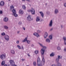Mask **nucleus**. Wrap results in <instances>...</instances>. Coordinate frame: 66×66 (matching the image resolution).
<instances>
[{
  "label": "nucleus",
  "instance_id": "obj_1",
  "mask_svg": "<svg viewBox=\"0 0 66 66\" xmlns=\"http://www.w3.org/2000/svg\"><path fill=\"white\" fill-rule=\"evenodd\" d=\"M42 55L43 56L42 62V65H44L45 64V59L44 58V53H45V52L46 51V50L47 49V47L42 45Z\"/></svg>",
  "mask_w": 66,
  "mask_h": 66
},
{
  "label": "nucleus",
  "instance_id": "obj_2",
  "mask_svg": "<svg viewBox=\"0 0 66 66\" xmlns=\"http://www.w3.org/2000/svg\"><path fill=\"white\" fill-rule=\"evenodd\" d=\"M12 12L13 13L12 15H13V16H14L16 17L18 16L17 14H16V9H13L12 10Z\"/></svg>",
  "mask_w": 66,
  "mask_h": 66
},
{
  "label": "nucleus",
  "instance_id": "obj_3",
  "mask_svg": "<svg viewBox=\"0 0 66 66\" xmlns=\"http://www.w3.org/2000/svg\"><path fill=\"white\" fill-rule=\"evenodd\" d=\"M37 62L38 66H42V63L40 62V60L39 57L37 59Z\"/></svg>",
  "mask_w": 66,
  "mask_h": 66
},
{
  "label": "nucleus",
  "instance_id": "obj_4",
  "mask_svg": "<svg viewBox=\"0 0 66 66\" xmlns=\"http://www.w3.org/2000/svg\"><path fill=\"white\" fill-rule=\"evenodd\" d=\"M28 12H31V14L33 15L35 14V10L33 8H31V10H27Z\"/></svg>",
  "mask_w": 66,
  "mask_h": 66
},
{
  "label": "nucleus",
  "instance_id": "obj_5",
  "mask_svg": "<svg viewBox=\"0 0 66 66\" xmlns=\"http://www.w3.org/2000/svg\"><path fill=\"white\" fill-rule=\"evenodd\" d=\"M26 41L28 44H30L31 41L29 40H27V37L26 38L24 39V40H23L22 41V42H25Z\"/></svg>",
  "mask_w": 66,
  "mask_h": 66
},
{
  "label": "nucleus",
  "instance_id": "obj_6",
  "mask_svg": "<svg viewBox=\"0 0 66 66\" xmlns=\"http://www.w3.org/2000/svg\"><path fill=\"white\" fill-rule=\"evenodd\" d=\"M10 65H12V66H17V65H16L15 64H15V62L13 60H10Z\"/></svg>",
  "mask_w": 66,
  "mask_h": 66
},
{
  "label": "nucleus",
  "instance_id": "obj_7",
  "mask_svg": "<svg viewBox=\"0 0 66 66\" xmlns=\"http://www.w3.org/2000/svg\"><path fill=\"white\" fill-rule=\"evenodd\" d=\"M59 60H60L59 58H57L56 60V62H57V66H62V65H61V63H60L59 62Z\"/></svg>",
  "mask_w": 66,
  "mask_h": 66
},
{
  "label": "nucleus",
  "instance_id": "obj_8",
  "mask_svg": "<svg viewBox=\"0 0 66 66\" xmlns=\"http://www.w3.org/2000/svg\"><path fill=\"white\" fill-rule=\"evenodd\" d=\"M6 41H9V36L7 35H5L4 37Z\"/></svg>",
  "mask_w": 66,
  "mask_h": 66
},
{
  "label": "nucleus",
  "instance_id": "obj_9",
  "mask_svg": "<svg viewBox=\"0 0 66 66\" xmlns=\"http://www.w3.org/2000/svg\"><path fill=\"white\" fill-rule=\"evenodd\" d=\"M53 24V21L52 20H51L49 23V26L50 27H52V25Z\"/></svg>",
  "mask_w": 66,
  "mask_h": 66
},
{
  "label": "nucleus",
  "instance_id": "obj_10",
  "mask_svg": "<svg viewBox=\"0 0 66 66\" xmlns=\"http://www.w3.org/2000/svg\"><path fill=\"white\" fill-rule=\"evenodd\" d=\"M1 58L2 60H3L5 58V55L4 54H2L1 55L0 58Z\"/></svg>",
  "mask_w": 66,
  "mask_h": 66
},
{
  "label": "nucleus",
  "instance_id": "obj_11",
  "mask_svg": "<svg viewBox=\"0 0 66 66\" xmlns=\"http://www.w3.org/2000/svg\"><path fill=\"white\" fill-rule=\"evenodd\" d=\"M59 9H56L54 11V13L55 14H57L58 13H59Z\"/></svg>",
  "mask_w": 66,
  "mask_h": 66
},
{
  "label": "nucleus",
  "instance_id": "obj_12",
  "mask_svg": "<svg viewBox=\"0 0 66 66\" xmlns=\"http://www.w3.org/2000/svg\"><path fill=\"white\" fill-rule=\"evenodd\" d=\"M34 35L35 36H36L37 37H38L40 36V35H39L36 32H35L34 33Z\"/></svg>",
  "mask_w": 66,
  "mask_h": 66
},
{
  "label": "nucleus",
  "instance_id": "obj_13",
  "mask_svg": "<svg viewBox=\"0 0 66 66\" xmlns=\"http://www.w3.org/2000/svg\"><path fill=\"white\" fill-rule=\"evenodd\" d=\"M48 33H47V32H45L44 35V37L45 38H47V37H48Z\"/></svg>",
  "mask_w": 66,
  "mask_h": 66
},
{
  "label": "nucleus",
  "instance_id": "obj_14",
  "mask_svg": "<svg viewBox=\"0 0 66 66\" xmlns=\"http://www.w3.org/2000/svg\"><path fill=\"white\" fill-rule=\"evenodd\" d=\"M3 20L4 21V22H7V21L9 20V19H8V18H7L5 17L4 19Z\"/></svg>",
  "mask_w": 66,
  "mask_h": 66
},
{
  "label": "nucleus",
  "instance_id": "obj_15",
  "mask_svg": "<svg viewBox=\"0 0 66 66\" xmlns=\"http://www.w3.org/2000/svg\"><path fill=\"white\" fill-rule=\"evenodd\" d=\"M45 41L47 43H50L51 42L50 39L48 38H46Z\"/></svg>",
  "mask_w": 66,
  "mask_h": 66
},
{
  "label": "nucleus",
  "instance_id": "obj_16",
  "mask_svg": "<svg viewBox=\"0 0 66 66\" xmlns=\"http://www.w3.org/2000/svg\"><path fill=\"white\" fill-rule=\"evenodd\" d=\"M4 5V2L3 1H1L0 3V5L2 6Z\"/></svg>",
  "mask_w": 66,
  "mask_h": 66
},
{
  "label": "nucleus",
  "instance_id": "obj_17",
  "mask_svg": "<svg viewBox=\"0 0 66 66\" xmlns=\"http://www.w3.org/2000/svg\"><path fill=\"white\" fill-rule=\"evenodd\" d=\"M27 19L28 21H30L32 20V18H31V16L30 15H29L27 17Z\"/></svg>",
  "mask_w": 66,
  "mask_h": 66
},
{
  "label": "nucleus",
  "instance_id": "obj_18",
  "mask_svg": "<svg viewBox=\"0 0 66 66\" xmlns=\"http://www.w3.org/2000/svg\"><path fill=\"white\" fill-rule=\"evenodd\" d=\"M40 20V18L39 17L37 16V17L36 19V21H37V22L39 21Z\"/></svg>",
  "mask_w": 66,
  "mask_h": 66
},
{
  "label": "nucleus",
  "instance_id": "obj_19",
  "mask_svg": "<svg viewBox=\"0 0 66 66\" xmlns=\"http://www.w3.org/2000/svg\"><path fill=\"white\" fill-rule=\"evenodd\" d=\"M63 39L64 40V44L66 45V37H63Z\"/></svg>",
  "mask_w": 66,
  "mask_h": 66
},
{
  "label": "nucleus",
  "instance_id": "obj_20",
  "mask_svg": "<svg viewBox=\"0 0 66 66\" xmlns=\"http://www.w3.org/2000/svg\"><path fill=\"white\" fill-rule=\"evenodd\" d=\"M19 13L20 14H23V11H22L21 10H20L19 11Z\"/></svg>",
  "mask_w": 66,
  "mask_h": 66
},
{
  "label": "nucleus",
  "instance_id": "obj_21",
  "mask_svg": "<svg viewBox=\"0 0 66 66\" xmlns=\"http://www.w3.org/2000/svg\"><path fill=\"white\" fill-rule=\"evenodd\" d=\"M11 52L12 54H15V51L14 50H11Z\"/></svg>",
  "mask_w": 66,
  "mask_h": 66
},
{
  "label": "nucleus",
  "instance_id": "obj_22",
  "mask_svg": "<svg viewBox=\"0 0 66 66\" xmlns=\"http://www.w3.org/2000/svg\"><path fill=\"white\" fill-rule=\"evenodd\" d=\"M49 38L51 40H52V38H53V37H52V35H50L49 36Z\"/></svg>",
  "mask_w": 66,
  "mask_h": 66
},
{
  "label": "nucleus",
  "instance_id": "obj_23",
  "mask_svg": "<svg viewBox=\"0 0 66 66\" xmlns=\"http://www.w3.org/2000/svg\"><path fill=\"white\" fill-rule=\"evenodd\" d=\"M54 55V53H52L50 54V56L51 57H52V56H53Z\"/></svg>",
  "mask_w": 66,
  "mask_h": 66
},
{
  "label": "nucleus",
  "instance_id": "obj_24",
  "mask_svg": "<svg viewBox=\"0 0 66 66\" xmlns=\"http://www.w3.org/2000/svg\"><path fill=\"white\" fill-rule=\"evenodd\" d=\"M14 6H13V5H12L11 6H10V10H12V9H14Z\"/></svg>",
  "mask_w": 66,
  "mask_h": 66
},
{
  "label": "nucleus",
  "instance_id": "obj_25",
  "mask_svg": "<svg viewBox=\"0 0 66 66\" xmlns=\"http://www.w3.org/2000/svg\"><path fill=\"white\" fill-rule=\"evenodd\" d=\"M62 56H60V55H59L58 56V58L59 59H62Z\"/></svg>",
  "mask_w": 66,
  "mask_h": 66
},
{
  "label": "nucleus",
  "instance_id": "obj_26",
  "mask_svg": "<svg viewBox=\"0 0 66 66\" xmlns=\"http://www.w3.org/2000/svg\"><path fill=\"white\" fill-rule=\"evenodd\" d=\"M4 28L5 29H8V28H9V27L6 26H4Z\"/></svg>",
  "mask_w": 66,
  "mask_h": 66
},
{
  "label": "nucleus",
  "instance_id": "obj_27",
  "mask_svg": "<svg viewBox=\"0 0 66 66\" xmlns=\"http://www.w3.org/2000/svg\"><path fill=\"white\" fill-rule=\"evenodd\" d=\"M57 50H61V47H60L59 46H57Z\"/></svg>",
  "mask_w": 66,
  "mask_h": 66
},
{
  "label": "nucleus",
  "instance_id": "obj_28",
  "mask_svg": "<svg viewBox=\"0 0 66 66\" xmlns=\"http://www.w3.org/2000/svg\"><path fill=\"white\" fill-rule=\"evenodd\" d=\"M42 18H43L44 17V14L42 12Z\"/></svg>",
  "mask_w": 66,
  "mask_h": 66
},
{
  "label": "nucleus",
  "instance_id": "obj_29",
  "mask_svg": "<svg viewBox=\"0 0 66 66\" xmlns=\"http://www.w3.org/2000/svg\"><path fill=\"white\" fill-rule=\"evenodd\" d=\"M26 6L24 5H23L22 6V9L24 10H25L26 9Z\"/></svg>",
  "mask_w": 66,
  "mask_h": 66
},
{
  "label": "nucleus",
  "instance_id": "obj_30",
  "mask_svg": "<svg viewBox=\"0 0 66 66\" xmlns=\"http://www.w3.org/2000/svg\"><path fill=\"white\" fill-rule=\"evenodd\" d=\"M17 47L18 49H21V47H20V46H19V45H17Z\"/></svg>",
  "mask_w": 66,
  "mask_h": 66
},
{
  "label": "nucleus",
  "instance_id": "obj_31",
  "mask_svg": "<svg viewBox=\"0 0 66 66\" xmlns=\"http://www.w3.org/2000/svg\"><path fill=\"white\" fill-rule=\"evenodd\" d=\"M33 64L34 66H36V62H33Z\"/></svg>",
  "mask_w": 66,
  "mask_h": 66
},
{
  "label": "nucleus",
  "instance_id": "obj_32",
  "mask_svg": "<svg viewBox=\"0 0 66 66\" xmlns=\"http://www.w3.org/2000/svg\"><path fill=\"white\" fill-rule=\"evenodd\" d=\"M5 64V62L4 61H3L2 62V65H3Z\"/></svg>",
  "mask_w": 66,
  "mask_h": 66
},
{
  "label": "nucleus",
  "instance_id": "obj_33",
  "mask_svg": "<svg viewBox=\"0 0 66 66\" xmlns=\"http://www.w3.org/2000/svg\"><path fill=\"white\" fill-rule=\"evenodd\" d=\"M35 53L36 54H37L38 53V51L37 50H36L35 51Z\"/></svg>",
  "mask_w": 66,
  "mask_h": 66
},
{
  "label": "nucleus",
  "instance_id": "obj_34",
  "mask_svg": "<svg viewBox=\"0 0 66 66\" xmlns=\"http://www.w3.org/2000/svg\"><path fill=\"white\" fill-rule=\"evenodd\" d=\"M1 35L2 36H4V35H5V33L4 32H3L2 33Z\"/></svg>",
  "mask_w": 66,
  "mask_h": 66
},
{
  "label": "nucleus",
  "instance_id": "obj_35",
  "mask_svg": "<svg viewBox=\"0 0 66 66\" xmlns=\"http://www.w3.org/2000/svg\"><path fill=\"white\" fill-rule=\"evenodd\" d=\"M16 43L17 44H18L19 43V40H17L16 42Z\"/></svg>",
  "mask_w": 66,
  "mask_h": 66
},
{
  "label": "nucleus",
  "instance_id": "obj_36",
  "mask_svg": "<svg viewBox=\"0 0 66 66\" xmlns=\"http://www.w3.org/2000/svg\"><path fill=\"white\" fill-rule=\"evenodd\" d=\"M25 0H22V1H24ZM27 1H28V2H29L30 1V0H26Z\"/></svg>",
  "mask_w": 66,
  "mask_h": 66
},
{
  "label": "nucleus",
  "instance_id": "obj_37",
  "mask_svg": "<svg viewBox=\"0 0 66 66\" xmlns=\"http://www.w3.org/2000/svg\"><path fill=\"white\" fill-rule=\"evenodd\" d=\"M47 14H50V12L47 11L46 12Z\"/></svg>",
  "mask_w": 66,
  "mask_h": 66
},
{
  "label": "nucleus",
  "instance_id": "obj_38",
  "mask_svg": "<svg viewBox=\"0 0 66 66\" xmlns=\"http://www.w3.org/2000/svg\"><path fill=\"white\" fill-rule=\"evenodd\" d=\"M21 60L22 61H25V59H21Z\"/></svg>",
  "mask_w": 66,
  "mask_h": 66
},
{
  "label": "nucleus",
  "instance_id": "obj_39",
  "mask_svg": "<svg viewBox=\"0 0 66 66\" xmlns=\"http://www.w3.org/2000/svg\"><path fill=\"white\" fill-rule=\"evenodd\" d=\"M18 24H21V22H19V23Z\"/></svg>",
  "mask_w": 66,
  "mask_h": 66
},
{
  "label": "nucleus",
  "instance_id": "obj_40",
  "mask_svg": "<svg viewBox=\"0 0 66 66\" xmlns=\"http://www.w3.org/2000/svg\"><path fill=\"white\" fill-rule=\"evenodd\" d=\"M23 30H26V28L24 27H23Z\"/></svg>",
  "mask_w": 66,
  "mask_h": 66
},
{
  "label": "nucleus",
  "instance_id": "obj_41",
  "mask_svg": "<svg viewBox=\"0 0 66 66\" xmlns=\"http://www.w3.org/2000/svg\"><path fill=\"white\" fill-rule=\"evenodd\" d=\"M20 32V31H17V33L18 34H19V32Z\"/></svg>",
  "mask_w": 66,
  "mask_h": 66
},
{
  "label": "nucleus",
  "instance_id": "obj_42",
  "mask_svg": "<svg viewBox=\"0 0 66 66\" xmlns=\"http://www.w3.org/2000/svg\"><path fill=\"white\" fill-rule=\"evenodd\" d=\"M52 30H53V28H52L51 29H50V31H52Z\"/></svg>",
  "mask_w": 66,
  "mask_h": 66
},
{
  "label": "nucleus",
  "instance_id": "obj_43",
  "mask_svg": "<svg viewBox=\"0 0 66 66\" xmlns=\"http://www.w3.org/2000/svg\"><path fill=\"white\" fill-rule=\"evenodd\" d=\"M2 11H0V14H2Z\"/></svg>",
  "mask_w": 66,
  "mask_h": 66
},
{
  "label": "nucleus",
  "instance_id": "obj_44",
  "mask_svg": "<svg viewBox=\"0 0 66 66\" xmlns=\"http://www.w3.org/2000/svg\"><path fill=\"white\" fill-rule=\"evenodd\" d=\"M64 5L65 7H66V3L64 4Z\"/></svg>",
  "mask_w": 66,
  "mask_h": 66
},
{
  "label": "nucleus",
  "instance_id": "obj_45",
  "mask_svg": "<svg viewBox=\"0 0 66 66\" xmlns=\"http://www.w3.org/2000/svg\"><path fill=\"white\" fill-rule=\"evenodd\" d=\"M40 30H37V32L38 33H40Z\"/></svg>",
  "mask_w": 66,
  "mask_h": 66
},
{
  "label": "nucleus",
  "instance_id": "obj_46",
  "mask_svg": "<svg viewBox=\"0 0 66 66\" xmlns=\"http://www.w3.org/2000/svg\"><path fill=\"white\" fill-rule=\"evenodd\" d=\"M64 51H66V47L65 48H64Z\"/></svg>",
  "mask_w": 66,
  "mask_h": 66
},
{
  "label": "nucleus",
  "instance_id": "obj_47",
  "mask_svg": "<svg viewBox=\"0 0 66 66\" xmlns=\"http://www.w3.org/2000/svg\"><path fill=\"white\" fill-rule=\"evenodd\" d=\"M39 44L40 46H42V44H41L40 43H39Z\"/></svg>",
  "mask_w": 66,
  "mask_h": 66
},
{
  "label": "nucleus",
  "instance_id": "obj_48",
  "mask_svg": "<svg viewBox=\"0 0 66 66\" xmlns=\"http://www.w3.org/2000/svg\"><path fill=\"white\" fill-rule=\"evenodd\" d=\"M61 28H63V26L62 25H61Z\"/></svg>",
  "mask_w": 66,
  "mask_h": 66
},
{
  "label": "nucleus",
  "instance_id": "obj_49",
  "mask_svg": "<svg viewBox=\"0 0 66 66\" xmlns=\"http://www.w3.org/2000/svg\"><path fill=\"white\" fill-rule=\"evenodd\" d=\"M39 13L40 14L41 16H42V12H40Z\"/></svg>",
  "mask_w": 66,
  "mask_h": 66
},
{
  "label": "nucleus",
  "instance_id": "obj_50",
  "mask_svg": "<svg viewBox=\"0 0 66 66\" xmlns=\"http://www.w3.org/2000/svg\"><path fill=\"white\" fill-rule=\"evenodd\" d=\"M21 48H22V49H23V47L22 46L21 47Z\"/></svg>",
  "mask_w": 66,
  "mask_h": 66
},
{
  "label": "nucleus",
  "instance_id": "obj_51",
  "mask_svg": "<svg viewBox=\"0 0 66 66\" xmlns=\"http://www.w3.org/2000/svg\"><path fill=\"white\" fill-rule=\"evenodd\" d=\"M33 46H34V45H33V44H31V46H32V47H33Z\"/></svg>",
  "mask_w": 66,
  "mask_h": 66
},
{
  "label": "nucleus",
  "instance_id": "obj_52",
  "mask_svg": "<svg viewBox=\"0 0 66 66\" xmlns=\"http://www.w3.org/2000/svg\"><path fill=\"white\" fill-rule=\"evenodd\" d=\"M27 55H28V56H30V55H29V54H27Z\"/></svg>",
  "mask_w": 66,
  "mask_h": 66
},
{
  "label": "nucleus",
  "instance_id": "obj_53",
  "mask_svg": "<svg viewBox=\"0 0 66 66\" xmlns=\"http://www.w3.org/2000/svg\"><path fill=\"white\" fill-rule=\"evenodd\" d=\"M40 52H41V53H42V49H41Z\"/></svg>",
  "mask_w": 66,
  "mask_h": 66
},
{
  "label": "nucleus",
  "instance_id": "obj_54",
  "mask_svg": "<svg viewBox=\"0 0 66 66\" xmlns=\"http://www.w3.org/2000/svg\"><path fill=\"white\" fill-rule=\"evenodd\" d=\"M4 66H7V65L5 64V65H4Z\"/></svg>",
  "mask_w": 66,
  "mask_h": 66
},
{
  "label": "nucleus",
  "instance_id": "obj_55",
  "mask_svg": "<svg viewBox=\"0 0 66 66\" xmlns=\"http://www.w3.org/2000/svg\"><path fill=\"white\" fill-rule=\"evenodd\" d=\"M46 5H47V3H46L45 4Z\"/></svg>",
  "mask_w": 66,
  "mask_h": 66
},
{
  "label": "nucleus",
  "instance_id": "obj_56",
  "mask_svg": "<svg viewBox=\"0 0 66 66\" xmlns=\"http://www.w3.org/2000/svg\"><path fill=\"white\" fill-rule=\"evenodd\" d=\"M60 1H62V0H60Z\"/></svg>",
  "mask_w": 66,
  "mask_h": 66
},
{
  "label": "nucleus",
  "instance_id": "obj_57",
  "mask_svg": "<svg viewBox=\"0 0 66 66\" xmlns=\"http://www.w3.org/2000/svg\"><path fill=\"white\" fill-rule=\"evenodd\" d=\"M9 0V1H10V0Z\"/></svg>",
  "mask_w": 66,
  "mask_h": 66
},
{
  "label": "nucleus",
  "instance_id": "obj_58",
  "mask_svg": "<svg viewBox=\"0 0 66 66\" xmlns=\"http://www.w3.org/2000/svg\"><path fill=\"white\" fill-rule=\"evenodd\" d=\"M1 43H0V44Z\"/></svg>",
  "mask_w": 66,
  "mask_h": 66
}]
</instances>
